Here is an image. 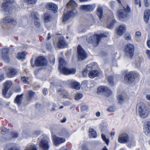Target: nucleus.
I'll list each match as a JSON object with an SVG mask.
<instances>
[{
	"mask_svg": "<svg viewBox=\"0 0 150 150\" xmlns=\"http://www.w3.org/2000/svg\"><path fill=\"white\" fill-rule=\"evenodd\" d=\"M59 66L58 67L62 73L64 74L67 75L69 74H74L76 70L74 68L69 69L65 67L66 66L67 63L62 58H60L59 59Z\"/></svg>",
	"mask_w": 150,
	"mask_h": 150,
	"instance_id": "nucleus-1",
	"label": "nucleus"
},
{
	"mask_svg": "<svg viewBox=\"0 0 150 150\" xmlns=\"http://www.w3.org/2000/svg\"><path fill=\"white\" fill-rule=\"evenodd\" d=\"M108 36V33H105L100 35L96 34L87 39L88 42L90 43H93L94 46H96L99 44L101 38L106 37Z\"/></svg>",
	"mask_w": 150,
	"mask_h": 150,
	"instance_id": "nucleus-2",
	"label": "nucleus"
},
{
	"mask_svg": "<svg viewBox=\"0 0 150 150\" xmlns=\"http://www.w3.org/2000/svg\"><path fill=\"white\" fill-rule=\"evenodd\" d=\"M140 116L142 118H145L148 115V112L145 103L142 102H139L137 108Z\"/></svg>",
	"mask_w": 150,
	"mask_h": 150,
	"instance_id": "nucleus-3",
	"label": "nucleus"
},
{
	"mask_svg": "<svg viewBox=\"0 0 150 150\" xmlns=\"http://www.w3.org/2000/svg\"><path fill=\"white\" fill-rule=\"evenodd\" d=\"M118 142L121 143H126L129 142L128 146L130 147L134 146L135 145V142L134 140H129V137L127 134L123 133L120 135L118 139Z\"/></svg>",
	"mask_w": 150,
	"mask_h": 150,
	"instance_id": "nucleus-4",
	"label": "nucleus"
},
{
	"mask_svg": "<svg viewBox=\"0 0 150 150\" xmlns=\"http://www.w3.org/2000/svg\"><path fill=\"white\" fill-rule=\"evenodd\" d=\"M13 0H5L2 5L4 11L7 14L11 13L13 9L12 7V3L13 2Z\"/></svg>",
	"mask_w": 150,
	"mask_h": 150,
	"instance_id": "nucleus-5",
	"label": "nucleus"
},
{
	"mask_svg": "<svg viewBox=\"0 0 150 150\" xmlns=\"http://www.w3.org/2000/svg\"><path fill=\"white\" fill-rule=\"evenodd\" d=\"M130 8L128 6H127L126 8L123 7V9L119 10L117 12V14L119 19L122 21L125 19L127 16V13L130 11Z\"/></svg>",
	"mask_w": 150,
	"mask_h": 150,
	"instance_id": "nucleus-6",
	"label": "nucleus"
},
{
	"mask_svg": "<svg viewBox=\"0 0 150 150\" xmlns=\"http://www.w3.org/2000/svg\"><path fill=\"white\" fill-rule=\"evenodd\" d=\"M125 54L127 56L132 58L134 55V45L130 43L127 44L125 46Z\"/></svg>",
	"mask_w": 150,
	"mask_h": 150,
	"instance_id": "nucleus-7",
	"label": "nucleus"
},
{
	"mask_svg": "<svg viewBox=\"0 0 150 150\" xmlns=\"http://www.w3.org/2000/svg\"><path fill=\"white\" fill-rule=\"evenodd\" d=\"M77 52L78 60L80 61L85 59L87 57L86 52L80 45L78 47Z\"/></svg>",
	"mask_w": 150,
	"mask_h": 150,
	"instance_id": "nucleus-8",
	"label": "nucleus"
},
{
	"mask_svg": "<svg viewBox=\"0 0 150 150\" xmlns=\"http://www.w3.org/2000/svg\"><path fill=\"white\" fill-rule=\"evenodd\" d=\"M49 139L46 137H43L39 143L40 147L42 150H48L49 148Z\"/></svg>",
	"mask_w": 150,
	"mask_h": 150,
	"instance_id": "nucleus-9",
	"label": "nucleus"
},
{
	"mask_svg": "<svg viewBox=\"0 0 150 150\" xmlns=\"http://www.w3.org/2000/svg\"><path fill=\"white\" fill-rule=\"evenodd\" d=\"M97 92L98 93H102L103 94L107 96H108L112 93L111 91L107 87L102 86L98 87Z\"/></svg>",
	"mask_w": 150,
	"mask_h": 150,
	"instance_id": "nucleus-10",
	"label": "nucleus"
},
{
	"mask_svg": "<svg viewBox=\"0 0 150 150\" xmlns=\"http://www.w3.org/2000/svg\"><path fill=\"white\" fill-rule=\"evenodd\" d=\"M47 61L45 58L40 57L37 58L35 61V65L37 67L42 66L47 64Z\"/></svg>",
	"mask_w": 150,
	"mask_h": 150,
	"instance_id": "nucleus-11",
	"label": "nucleus"
},
{
	"mask_svg": "<svg viewBox=\"0 0 150 150\" xmlns=\"http://www.w3.org/2000/svg\"><path fill=\"white\" fill-rule=\"evenodd\" d=\"M77 10L75 8L73 9L71 11H69L68 12L64 13L63 16V21H65L68 20L71 17L74 16L77 14Z\"/></svg>",
	"mask_w": 150,
	"mask_h": 150,
	"instance_id": "nucleus-12",
	"label": "nucleus"
},
{
	"mask_svg": "<svg viewBox=\"0 0 150 150\" xmlns=\"http://www.w3.org/2000/svg\"><path fill=\"white\" fill-rule=\"evenodd\" d=\"M52 138L53 144L55 146H58L65 141V139L64 138L57 137L55 135H52Z\"/></svg>",
	"mask_w": 150,
	"mask_h": 150,
	"instance_id": "nucleus-13",
	"label": "nucleus"
},
{
	"mask_svg": "<svg viewBox=\"0 0 150 150\" xmlns=\"http://www.w3.org/2000/svg\"><path fill=\"white\" fill-rule=\"evenodd\" d=\"M26 92L27 94L26 98L28 101L32 102L36 100L37 96L34 92L32 91H28Z\"/></svg>",
	"mask_w": 150,
	"mask_h": 150,
	"instance_id": "nucleus-14",
	"label": "nucleus"
},
{
	"mask_svg": "<svg viewBox=\"0 0 150 150\" xmlns=\"http://www.w3.org/2000/svg\"><path fill=\"white\" fill-rule=\"evenodd\" d=\"M4 23L6 25H8L11 24L13 25H16L17 24V21L16 20L10 17H6L3 20Z\"/></svg>",
	"mask_w": 150,
	"mask_h": 150,
	"instance_id": "nucleus-15",
	"label": "nucleus"
},
{
	"mask_svg": "<svg viewBox=\"0 0 150 150\" xmlns=\"http://www.w3.org/2000/svg\"><path fill=\"white\" fill-rule=\"evenodd\" d=\"M95 5H82L80 7V9L83 11L89 12L93 11L95 8Z\"/></svg>",
	"mask_w": 150,
	"mask_h": 150,
	"instance_id": "nucleus-16",
	"label": "nucleus"
},
{
	"mask_svg": "<svg viewBox=\"0 0 150 150\" xmlns=\"http://www.w3.org/2000/svg\"><path fill=\"white\" fill-rule=\"evenodd\" d=\"M68 84L69 87L71 88L77 90H79L80 88V84L77 82L72 81H68Z\"/></svg>",
	"mask_w": 150,
	"mask_h": 150,
	"instance_id": "nucleus-17",
	"label": "nucleus"
},
{
	"mask_svg": "<svg viewBox=\"0 0 150 150\" xmlns=\"http://www.w3.org/2000/svg\"><path fill=\"white\" fill-rule=\"evenodd\" d=\"M136 74L133 72H130L126 74L125 77L126 81L129 83H132L134 80V77Z\"/></svg>",
	"mask_w": 150,
	"mask_h": 150,
	"instance_id": "nucleus-18",
	"label": "nucleus"
},
{
	"mask_svg": "<svg viewBox=\"0 0 150 150\" xmlns=\"http://www.w3.org/2000/svg\"><path fill=\"white\" fill-rule=\"evenodd\" d=\"M126 27L125 25L122 24L116 28L117 33L119 35H122L126 32Z\"/></svg>",
	"mask_w": 150,
	"mask_h": 150,
	"instance_id": "nucleus-19",
	"label": "nucleus"
},
{
	"mask_svg": "<svg viewBox=\"0 0 150 150\" xmlns=\"http://www.w3.org/2000/svg\"><path fill=\"white\" fill-rule=\"evenodd\" d=\"M9 52V49L7 48L4 49L2 50L1 57L4 60L7 62H9V59L8 56V53Z\"/></svg>",
	"mask_w": 150,
	"mask_h": 150,
	"instance_id": "nucleus-20",
	"label": "nucleus"
},
{
	"mask_svg": "<svg viewBox=\"0 0 150 150\" xmlns=\"http://www.w3.org/2000/svg\"><path fill=\"white\" fill-rule=\"evenodd\" d=\"M38 14L36 12H33L31 13L32 18L34 19V24L37 27H39L40 25V20L38 19Z\"/></svg>",
	"mask_w": 150,
	"mask_h": 150,
	"instance_id": "nucleus-21",
	"label": "nucleus"
},
{
	"mask_svg": "<svg viewBox=\"0 0 150 150\" xmlns=\"http://www.w3.org/2000/svg\"><path fill=\"white\" fill-rule=\"evenodd\" d=\"M12 85V82L10 81H6L4 84V88L3 90V94L5 96L6 93Z\"/></svg>",
	"mask_w": 150,
	"mask_h": 150,
	"instance_id": "nucleus-22",
	"label": "nucleus"
},
{
	"mask_svg": "<svg viewBox=\"0 0 150 150\" xmlns=\"http://www.w3.org/2000/svg\"><path fill=\"white\" fill-rule=\"evenodd\" d=\"M67 44L66 42L63 37H62L59 38L57 43V46L59 48H64L67 47Z\"/></svg>",
	"mask_w": 150,
	"mask_h": 150,
	"instance_id": "nucleus-23",
	"label": "nucleus"
},
{
	"mask_svg": "<svg viewBox=\"0 0 150 150\" xmlns=\"http://www.w3.org/2000/svg\"><path fill=\"white\" fill-rule=\"evenodd\" d=\"M46 6L47 9L54 12L57 11L58 10V7L57 5L52 3L48 2L47 3Z\"/></svg>",
	"mask_w": 150,
	"mask_h": 150,
	"instance_id": "nucleus-24",
	"label": "nucleus"
},
{
	"mask_svg": "<svg viewBox=\"0 0 150 150\" xmlns=\"http://www.w3.org/2000/svg\"><path fill=\"white\" fill-rule=\"evenodd\" d=\"M118 103L120 104H122L127 100L126 97L122 94L119 95L117 97Z\"/></svg>",
	"mask_w": 150,
	"mask_h": 150,
	"instance_id": "nucleus-25",
	"label": "nucleus"
},
{
	"mask_svg": "<svg viewBox=\"0 0 150 150\" xmlns=\"http://www.w3.org/2000/svg\"><path fill=\"white\" fill-rule=\"evenodd\" d=\"M57 92L59 95H62L63 97L64 98H68L69 99H71V97H67V95H65V94L66 93V92L62 86L58 89Z\"/></svg>",
	"mask_w": 150,
	"mask_h": 150,
	"instance_id": "nucleus-26",
	"label": "nucleus"
},
{
	"mask_svg": "<svg viewBox=\"0 0 150 150\" xmlns=\"http://www.w3.org/2000/svg\"><path fill=\"white\" fill-rule=\"evenodd\" d=\"M100 72L98 70H93L90 71L88 74V76L91 78H93L99 76Z\"/></svg>",
	"mask_w": 150,
	"mask_h": 150,
	"instance_id": "nucleus-27",
	"label": "nucleus"
},
{
	"mask_svg": "<svg viewBox=\"0 0 150 150\" xmlns=\"http://www.w3.org/2000/svg\"><path fill=\"white\" fill-rule=\"evenodd\" d=\"M144 131L146 135L150 134V121L147 122V124L145 125Z\"/></svg>",
	"mask_w": 150,
	"mask_h": 150,
	"instance_id": "nucleus-28",
	"label": "nucleus"
},
{
	"mask_svg": "<svg viewBox=\"0 0 150 150\" xmlns=\"http://www.w3.org/2000/svg\"><path fill=\"white\" fill-rule=\"evenodd\" d=\"M88 133L90 138H96L97 136L96 132L93 129L89 128L88 130Z\"/></svg>",
	"mask_w": 150,
	"mask_h": 150,
	"instance_id": "nucleus-29",
	"label": "nucleus"
},
{
	"mask_svg": "<svg viewBox=\"0 0 150 150\" xmlns=\"http://www.w3.org/2000/svg\"><path fill=\"white\" fill-rule=\"evenodd\" d=\"M150 15V11L149 9L146 10L144 14V19L146 23H148L149 16Z\"/></svg>",
	"mask_w": 150,
	"mask_h": 150,
	"instance_id": "nucleus-30",
	"label": "nucleus"
},
{
	"mask_svg": "<svg viewBox=\"0 0 150 150\" xmlns=\"http://www.w3.org/2000/svg\"><path fill=\"white\" fill-rule=\"evenodd\" d=\"M77 4L76 2L73 0H70L67 4V8H73L77 6Z\"/></svg>",
	"mask_w": 150,
	"mask_h": 150,
	"instance_id": "nucleus-31",
	"label": "nucleus"
},
{
	"mask_svg": "<svg viewBox=\"0 0 150 150\" xmlns=\"http://www.w3.org/2000/svg\"><path fill=\"white\" fill-rule=\"evenodd\" d=\"M23 94H22L20 95H18L16 97L15 100V102L19 105L21 104L23 99Z\"/></svg>",
	"mask_w": 150,
	"mask_h": 150,
	"instance_id": "nucleus-32",
	"label": "nucleus"
},
{
	"mask_svg": "<svg viewBox=\"0 0 150 150\" xmlns=\"http://www.w3.org/2000/svg\"><path fill=\"white\" fill-rule=\"evenodd\" d=\"M103 13V8L100 5L98 6L97 9V14L100 20L101 18Z\"/></svg>",
	"mask_w": 150,
	"mask_h": 150,
	"instance_id": "nucleus-33",
	"label": "nucleus"
},
{
	"mask_svg": "<svg viewBox=\"0 0 150 150\" xmlns=\"http://www.w3.org/2000/svg\"><path fill=\"white\" fill-rule=\"evenodd\" d=\"M25 150H37L35 144H29L26 146Z\"/></svg>",
	"mask_w": 150,
	"mask_h": 150,
	"instance_id": "nucleus-34",
	"label": "nucleus"
},
{
	"mask_svg": "<svg viewBox=\"0 0 150 150\" xmlns=\"http://www.w3.org/2000/svg\"><path fill=\"white\" fill-rule=\"evenodd\" d=\"M9 74L10 76L12 77L15 76L17 74V71L16 69L14 68H9Z\"/></svg>",
	"mask_w": 150,
	"mask_h": 150,
	"instance_id": "nucleus-35",
	"label": "nucleus"
},
{
	"mask_svg": "<svg viewBox=\"0 0 150 150\" xmlns=\"http://www.w3.org/2000/svg\"><path fill=\"white\" fill-rule=\"evenodd\" d=\"M8 150H20L18 148L16 144L14 143H10L9 144Z\"/></svg>",
	"mask_w": 150,
	"mask_h": 150,
	"instance_id": "nucleus-36",
	"label": "nucleus"
},
{
	"mask_svg": "<svg viewBox=\"0 0 150 150\" xmlns=\"http://www.w3.org/2000/svg\"><path fill=\"white\" fill-rule=\"evenodd\" d=\"M25 54V53L24 52H19L18 53L17 56V58L19 59L23 60L24 59Z\"/></svg>",
	"mask_w": 150,
	"mask_h": 150,
	"instance_id": "nucleus-37",
	"label": "nucleus"
},
{
	"mask_svg": "<svg viewBox=\"0 0 150 150\" xmlns=\"http://www.w3.org/2000/svg\"><path fill=\"white\" fill-rule=\"evenodd\" d=\"M115 21L113 19H112V21H110V22H108L107 25V27L109 28H111L115 23Z\"/></svg>",
	"mask_w": 150,
	"mask_h": 150,
	"instance_id": "nucleus-38",
	"label": "nucleus"
},
{
	"mask_svg": "<svg viewBox=\"0 0 150 150\" xmlns=\"http://www.w3.org/2000/svg\"><path fill=\"white\" fill-rule=\"evenodd\" d=\"M51 18V16L50 14L47 13L44 15V20L45 22L47 23L49 21Z\"/></svg>",
	"mask_w": 150,
	"mask_h": 150,
	"instance_id": "nucleus-39",
	"label": "nucleus"
},
{
	"mask_svg": "<svg viewBox=\"0 0 150 150\" xmlns=\"http://www.w3.org/2000/svg\"><path fill=\"white\" fill-rule=\"evenodd\" d=\"M83 96V95L82 93H77L75 96V98L76 100H78L81 99Z\"/></svg>",
	"mask_w": 150,
	"mask_h": 150,
	"instance_id": "nucleus-40",
	"label": "nucleus"
},
{
	"mask_svg": "<svg viewBox=\"0 0 150 150\" xmlns=\"http://www.w3.org/2000/svg\"><path fill=\"white\" fill-rule=\"evenodd\" d=\"M113 80V77L112 76H110L108 78V82L111 86H114V83Z\"/></svg>",
	"mask_w": 150,
	"mask_h": 150,
	"instance_id": "nucleus-41",
	"label": "nucleus"
},
{
	"mask_svg": "<svg viewBox=\"0 0 150 150\" xmlns=\"http://www.w3.org/2000/svg\"><path fill=\"white\" fill-rule=\"evenodd\" d=\"M24 1L29 4H34L36 3L37 0H24Z\"/></svg>",
	"mask_w": 150,
	"mask_h": 150,
	"instance_id": "nucleus-42",
	"label": "nucleus"
},
{
	"mask_svg": "<svg viewBox=\"0 0 150 150\" xmlns=\"http://www.w3.org/2000/svg\"><path fill=\"white\" fill-rule=\"evenodd\" d=\"M101 137L103 140L108 145L109 143V140L108 139L106 138L105 135L103 134H101Z\"/></svg>",
	"mask_w": 150,
	"mask_h": 150,
	"instance_id": "nucleus-43",
	"label": "nucleus"
},
{
	"mask_svg": "<svg viewBox=\"0 0 150 150\" xmlns=\"http://www.w3.org/2000/svg\"><path fill=\"white\" fill-rule=\"evenodd\" d=\"M21 80L25 83H29V82L28 81L29 79L28 77H26L25 76L22 77Z\"/></svg>",
	"mask_w": 150,
	"mask_h": 150,
	"instance_id": "nucleus-44",
	"label": "nucleus"
},
{
	"mask_svg": "<svg viewBox=\"0 0 150 150\" xmlns=\"http://www.w3.org/2000/svg\"><path fill=\"white\" fill-rule=\"evenodd\" d=\"M88 81L85 80L83 81L82 83L81 86L82 87L86 88H87V85L88 84Z\"/></svg>",
	"mask_w": 150,
	"mask_h": 150,
	"instance_id": "nucleus-45",
	"label": "nucleus"
},
{
	"mask_svg": "<svg viewBox=\"0 0 150 150\" xmlns=\"http://www.w3.org/2000/svg\"><path fill=\"white\" fill-rule=\"evenodd\" d=\"M89 69V67H87L83 70L82 74L84 77H85L86 76L88 72V70Z\"/></svg>",
	"mask_w": 150,
	"mask_h": 150,
	"instance_id": "nucleus-46",
	"label": "nucleus"
},
{
	"mask_svg": "<svg viewBox=\"0 0 150 150\" xmlns=\"http://www.w3.org/2000/svg\"><path fill=\"white\" fill-rule=\"evenodd\" d=\"M11 135L12 138H16L18 136V134L15 132H12L11 133Z\"/></svg>",
	"mask_w": 150,
	"mask_h": 150,
	"instance_id": "nucleus-47",
	"label": "nucleus"
},
{
	"mask_svg": "<svg viewBox=\"0 0 150 150\" xmlns=\"http://www.w3.org/2000/svg\"><path fill=\"white\" fill-rule=\"evenodd\" d=\"M8 132V130L5 127L2 128L1 132L3 134H5Z\"/></svg>",
	"mask_w": 150,
	"mask_h": 150,
	"instance_id": "nucleus-48",
	"label": "nucleus"
},
{
	"mask_svg": "<svg viewBox=\"0 0 150 150\" xmlns=\"http://www.w3.org/2000/svg\"><path fill=\"white\" fill-rule=\"evenodd\" d=\"M66 130L65 129H63L59 132L58 134L61 136H64L66 134Z\"/></svg>",
	"mask_w": 150,
	"mask_h": 150,
	"instance_id": "nucleus-49",
	"label": "nucleus"
},
{
	"mask_svg": "<svg viewBox=\"0 0 150 150\" xmlns=\"http://www.w3.org/2000/svg\"><path fill=\"white\" fill-rule=\"evenodd\" d=\"M71 102L69 101H65L63 103V104L65 106H69L71 104Z\"/></svg>",
	"mask_w": 150,
	"mask_h": 150,
	"instance_id": "nucleus-50",
	"label": "nucleus"
},
{
	"mask_svg": "<svg viewBox=\"0 0 150 150\" xmlns=\"http://www.w3.org/2000/svg\"><path fill=\"white\" fill-rule=\"evenodd\" d=\"M107 110L108 112H111L114 111L115 110V109L113 107L111 106Z\"/></svg>",
	"mask_w": 150,
	"mask_h": 150,
	"instance_id": "nucleus-51",
	"label": "nucleus"
},
{
	"mask_svg": "<svg viewBox=\"0 0 150 150\" xmlns=\"http://www.w3.org/2000/svg\"><path fill=\"white\" fill-rule=\"evenodd\" d=\"M81 110L82 111H85L87 110L88 109V107L86 105H83L81 107Z\"/></svg>",
	"mask_w": 150,
	"mask_h": 150,
	"instance_id": "nucleus-52",
	"label": "nucleus"
},
{
	"mask_svg": "<svg viewBox=\"0 0 150 150\" xmlns=\"http://www.w3.org/2000/svg\"><path fill=\"white\" fill-rule=\"evenodd\" d=\"M146 53L148 59L150 60V50H146Z\"/></svg>",
	"mask_w": 150,
	"mask_h": 150,
	"instance_id": "nucleus-53",
	"label": "nucleus"
},
{
	"mask_svg": "<svg viewBox=\"0 0 150 150\" xmlns=\"http://www.w3.org/2000/svg\"><path fill=\"white\" fill-rule=\"evenodd\" d=\"M125 39L127 40H130L131 39V35L130 34H127L125 35Z\"/></svg>",
	"mask_w": 150,
	"mask_h": 150,
	"instance_id": "nucleus-54",
	"label": "nucleus"
},
{
	"mask_svg": "<svg viewBox=\"0 0 150 150\" xmlns=\"http://www.w3.org/2000/svg\"><path fill=\"white\" fill-rule=\"evenodd\" d=\"M135 3L136 4H139L140 7L141 6V2L140 0H135Z\"/></svg>",
	"mask_w": 150,
	"mask_h": 150,
	"instance_id": "nucleus-55",
	"label": "nucleus"
},
{
	"mask_svg": "<svg viewBox=\"0 0 150 150\" xmlns=\"http://www.w3.org/2000/svg\"><path fill=\"white\" fill-rule=\"evenodd\" d=\"M135 35L138 37L139 38H140L141 36V33L140 31H137L135 33Z\"/></svg>",
	"mask_w": 150,
	"mask_h": 150,
	"instance_id": "nucleus-56",
	"label": "nucleus"
},
{
	"mask_svg": "<svg viewBox=\"0 0 150 150\" xmlns=\"http://www.w3.org/2000/svg\"><path fill=\"white\" fill-rule=\"evenodd\" d=\"M43 94L44 95H46L48 93V90L47 88H44L43 90Z\"/></svg>",
	"mask_w": 150,
	"mask_h": 150,
	"instance_id": "nucleus-57",
	"label": "nucleus"
},
{
	"mask_svg": "<svg viewBox=\"0 0 150 150\" xmlns=\"http://www.w3.org/2000/svg\"><path fill=\"white\" fill-rule=\"evenodd\" d=\"M82 150H88L85 144L83 145L82 146Z\"/></svg>",
	"mask_w": 150,
	"mask_h": 150,
	"instance_id": "nucleus-58",
	"label": "nucleus"
},
{
	"mask_svg": "<svg viewBox=\"0 0 150 150\" xmlns=\"http://www.w3.org/2000/svg\"><path fill=\"white\" fill-rule=\"evenodd\" d=\"M148 1V0H144L145 5L146 7H148L149 5V4Z\"/></svg>",
	"mask_w": 150,
	"mask_h": 150,
	"instance_id": "nucleus-59",
	"label": "nucleus"
},
{
	"mask_svg": "<svg viewBox=\"0 0 150 150\" xmlns=\"http://www.w3.org/2000/svg\"><path fill=\"white\" fill-rule=\"evenodd\" d=\"M4 75H0V81H1L4 80Z\"/></svg>",
	"mask_w": 150,
	"mask_h": 150,
	"instance_id": "nucleus-60",
	"label": "nucleus"
},
{
	"mask_svg": "<svg viewBox=\"0 0 150 150\" xmlns=\"http://www.w3.org/2000/svg\"><path fill=\"white\" fill-rule=\"evenodd\" d=\"M47 47L48 50H50L51 49V44H48L47 45Z\"/></svg>",
	"mask_w": 150,
	"mask_h": 150,
	"instance_id": "nucleus-61",
	"label": "nucleus"
},
{
	"mask_svg": "<svg viewBox=\"0 0 150 150\" xmlns=\"http://www.w3.org/2000/svg\"><path fill=\"white\" fill-rule=\"evenodd\" d=\"M146 98L147 100H150V94H147L146 96Z\"/></svg>",
	"mask_w": 150,
	"mask_h": 150,
	"instance_id": "nucleus-62",
	"label": "nucleus"
},
{
	"mask_svg": "<svg viewBox=\"0 0 150 150\" xmlns=\"http://www.w3.org/2000/svg\"><path fill=\"white\" fill-rule=\"evenodd\" d=\"M79 29L80 30V31L82 32H85L86 31V29H83V27H81L80 28H79Z\"/></svg>",
	"mask_w": 150,
	"mask_h": 150,
	"instance_id": "nucleus-63",
	"label": "nucleus"
},
{
	"mask_svg": "<svg viewBox=\"0 0 150 150\" xmlns=\"http://www.w3.org/2000/svg\"><path fill=\"white\" fill-rule=\"evenodd\" d=\"M147 44L148 46V47L150 48V40H148L147 42Z\"/></svg>",
	"mask_w": 150,
	"mask_h": 150,
	"instance_id": "nucleus-64",
	"label": "nucleus"
}]
</instances>
